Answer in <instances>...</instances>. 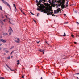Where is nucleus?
Listing matches in <instances>:
<instances>
[{
	"label": "nucleus",
	"instance_id": "nucleus-49",
	"mask_svg": "<svg viewBox=\"0 0 79 79\" xmlns=\"http://www.w3.org/2000/svg\"><path fill=\"white\" fill-rule=\"evenodd\" d=\"M43 54H44V52H43Z\"/></svg>",
	"mask_w": 79,
	"mask_h": 79
},
{
	"label": "nucleus",
	"instance_id": "nucleus-42",
	"mask_svg": "<svg viewBox=\"0 0 79 79\" xmlns=\"http://www.w3.org/2000/svg\"><path fill=\"white\" fill-rule=\"evenodd\" d=\"M39 13H38L37 14V16H39L38 15H39Z\"/></svg>",
	"mask_w": 79,
	"mask_h": 79
},
{
	"label": "nucleus",
	"instance_id": "nucleus-27",
	"mask_svg": "<svg viewBox=\"0 0 79 79\" xmlns=\"http://www.w3.org/2000/svg\"><path fill=\"white\" fill-rule=\"evenodd\" d=\"M68 22H67L64 23V24H68Z\"/></svg>",
	"mask_w": 79,
	"mask_h": 79
},
{
	"label": "nucleus",
	"instance_id": "nucleus-45",
	"mask_svg": "<svg viewBox=\"0 0 79 79\" xmlns=\"http://www.w3.org/2000/svg\"><path fill=\"white\" fill-rule=\"evenodd\" d=\"M57 13H59V11H57Z\"/></svg>",
	"mask_w": 79,
	"mask_h": 79
},
{
	"label": "nucleus",
	"instance_id": "nucleus-1",
	"mask_svg": "<svg viewBox=\"0 0 79 79\" xmlns=\"http://www.w3.org/2000/svg\"><path fill=\"white\" fill-rule=\"evenodd\" d=\"M39 5L40 6H39V5H38V6L40 8V9L39 8H37V10L39 11H41V12H43L44 13H47V15H52V16H55V15H54L53 12V10H52L51 9H49L48 10H46L45 9H44V7L45 6H44V5L40 4L39 3Z\"/></svg>",
	"mask_w": 79,
	"mask_h": 79
},
{
	"label": "nucleus",
	"instance_id": "nucleus-41",
	"mask_svg": "<svg viewBox=\"0 0 79 79\" xmlns=\"http://www.w3.org/2000/svg\"><path fill=\"white\" fill-rule=\"evenodd\" d=\"M15 10H16L17 11V9H16V7H15Z\"/></svg>",
	"mask_w": 79,
	"mask_h": 79
},
{
	"label": "nucleus",
	"instance_id": "nucleus-6",
	"mask_svg": "<svg viewBox=\"0 0 79 79\" xmlns=\"http://www.w3.org/2000/svg\"><path fill=\"white\" fill-rule=\"evenodd\" d=\"M16 39L18 41L15 40V42H16L17 43H19V40H20V39L19 38H16Z\"/></svg>",
	"mask_w": 79,
	"mask_h": 79
},
{
	"label": "nucleus",
	"instance_id": "nucleus-37",
	"mask_svg": "<svg viewBox=\"0 0 79 79\" xmlns=\"http://www.w3.org/2000/svg\"><path fill=\"white\" fill-rule=\"evenodd\" d=\"M46 43L48 44V45H49V44H48V43H47V42H46Z\"/></svg>",
	"mask_w": 79,
	"mask_h": 79
},
{
	"label": "nucleus",
	"instance_id": "nucleus-33",
	"mask_svg": "<svg viewBox=\"0 0 79 79\" xmlns=\"http://www.w3.org/2000/svg\"><path fill=\"white\" fill-rule=\"evenodd\" d=\"M10 59V57H8V59Z\"/></svg>",
	"mask_w": 79,
	"mask_h": 79
},
{
	"label": "nucleus",
	"instance_id": "nucleus-16",
	"mask_svg": "<svg viewBox=\"0 0 79 79\" xmlns=\"http://www.w3.org/2000/svg\"><path fill=\"white\" fill-rule=\"evenodd\" d=\"M10 51H8V50H6V53H8V52H9Z\"/></svg>",
	"mask_w": 79,
	"mask_h": 79
},
{
	"label": "nucleus",
	"instance_id": "nucleus-28",
	"mask_svg": "<svg viewBox=\"0 0 79 79\" xmlns=\"http://www.w3.org/2000/svg\"><path fill=\"white\" fill-rule=\"evenodd\" d=\"M67 5H68V1H67L66 2Z\"/></svg>",
	"mask_w": 79,
	"mask_h": 79
},
{
	"label": "nucleus",
	"instance_id": "nucleus-9",
	"mask_svg": "<svg viewBox=\"0 0 79 79\" xmlns=\"http://www.w3.org/2000/svg\"><path fill=\"white\" fill-rule=\"evenodd\" d=\"M38 51L39 52H45V50H42V49H39Z\"/></svg>",
	"mask_w": 79,
	"mask_h": 79
},
{
	"label": "nucleus",
	"instance_id": "nucleus-55",
	"mask_svg": "<svg viewBox=\"0 0 79 79\" xmlns=\"http://www.w3.org/2000/svg\"><path fill=\"white\" fill-rule=\"evenodd\" d=\"M13 56H11V58H13Z\"/></svg>",
	"mask_w": 79,
	"mask_h": 79
},
{
	"label": "nucleus",
	"instance_id": "nucleus-38",
	"mask_svg": "<svg viewBox=\"0 0 79 79\" xmlns=\"http://www.w3.org/2000/svg\"><path fill=\"white\" fill-rule=\"evenodd\" d=\"M64 16H66V14H64Z\"/></svg>",
	"mask_w": 79,
	"mask_h": 79
},
{
	"label": "nucleus",
	"instance_id": "nucleus-40",
	"mask_svg": "<svg viewBox=\"0 0 79 79\" xmlns=\"http://www.w3.org/2000/svg\"><path fill=\"white\" fill-rule=\"evenodd\" d=\"M21 11L22 13H23V11L22 10H21Z\"/></svg>",
	"mask_w": 79,
	"mask_h": 79
},
{
	"label": "nucleus",
	"instance_id": "nucleus-54",
	"mask_svg": "<svg viewBox=\"0 0 79 79\" xmlns=\"http://www.w3.org/2000/svg\"><path fill=\"white\" fill-rule=\"evenodd\" d=\"M1 45H2V44H0V46H1Z\"/></svg>",
	"mask_w": 79,
	"mask_h": 79
},
{
	"label": "nucleus",
	"instance_id": "nucleus-12",
	"mask_svg": "<svg viewBox=\"0 0 79 79\" xmlns=\"http://www.w3.org/2000/svg\"><path fill=\"white\" fill-rule=\"evenodd\" d=\"M8 33H4V35H8Z\"/></svg>",
	"mask_w": 79,
	"mask_h": 79
},
{
	"label": "nucleus",
	"instance_id": "nucleus-3",
	"mask_svg": "<svg viewBox=\"0 0 79 79\" xmlns=\"http://www.w3.org/2000/svg\"><path fill=\"white\" fill-rule=\"evenodd\" d=\"M62 5L61 6V7L62 8H66V6L64 5V4L65 3V0H62Z\"/></svg>",
	"mask_w": 79,
	"mask_h": 79
},
{
	"label": "nucleus",
	"instance_id": "nucleus-36",
	"mask_svg": "<svg viewBox=\"0 0 79 79\" xmlns=\"http://www.w3.org/2000/svg\"><path fill=\"white\" fill-rule=\"evenodd\" d=\"M23 14H24V15H26V14H25V13H24V12H23Z\"/></svg>",
	"mask_w": 79,
	"mask_h": 79
},
{
	"label": "nucleus",
	"instance_id": "nucleus-48",
	"mask_svg": "<svg viewBox=\"0 0 79 79\" xmlns=\"http://www.w3.org/2000/svg\"><path fill=\"white\" fill-rule=\"evenodd\" d=\"M9 23H10V24H11V22H10V21H9Z\"/></svg>",
	"mask_w": 79,
	"mask_h": 79
},
{
	"label": "nucleus",
	"instance_id": "nucleus-44",
	"mask_svg": "<svg viewBox=\"0 0 79 79\" xmlns=\"http://www.w3.org/2000/svg\"><path fill=\"white\" fill-rule=\"evenodd\" d=\"M19 63V62H18L17 63V64H18Z\"/></svg>",
	"mask_w": 79,
	"mask_h": 79
},
{
	"label": "nucleus",
	"instance_id": "nucleus-23",
	"mask_svg": "<svg viewBox=\"0 0 79 79\" xmlns=\"http://www.w3.org/2000/svg\"><path fill=\"white\" fill-rule=\"evenodd\" d=\"M14 48V46H12V47H11V48H10V49H12V48Z\"/></svg>",
	"mask_w": 79,
	"mask_h": 79
},
{
	"label": "nucleus",
	"instance_id": "nucleus-15",
	"mask_svg": "<svg viewBox=\"0 0 79 79\" xmlns=\"http://www.w3.org/2000/svg\"><path fill=\"white\" fill-rule=\"evenodd\" d=\"M66 33H65V32L64 33V35H63V36L64 37H65V36H66Z\"/></svg>",
	"mask_w": 79,
	"mask_h": 79
},
{
	"label": "nucleus",
	"instance_id": "nucleus-53",
	"mask_svg": "<svg viewBox=\"0 0 79 79\" xmlns=\"http://www.w3.org/2000/svg\"><path fill=\"white\" fill-rule=\"evenodd\" d=\"M8 19H9L10 20V18H8Z\"/></svg>",
	"mask_w": 79,
	"mask_h": 79
},
{
	"label": "nucleus",
	"instance_id": "nucleus-39",
	"mask_svg": "<svg viewBox=\"0 0 79 79\" xmlns=\"http://www.w3.org/2000/svg\"><path fill=\"white\" fill-rule=\"evenodd\" d=\"M6 17V18H8V17H7V15H5Z\"/></svg>",
	"mask_w": 79,
	"mask_h": 79
},
{
	"label": "nucleus",
	"instance_id": "nucleus-24",
	"mask_svg": "<svg viewBox=\"0 0 79 79\" xmlns=\"http://www.w3.org/2000/svg\"><path fill=\"white\" fill-rule=\"evenodd\" d=\"M14 52V51H12V52L11 53H10V55L12 54V53H13V52Z\"/></svg>",
	"mask_w": 79,
	"mask_h": 79
},
{
	"label": "nucleus",
	"instance_id": "nucleus-52",
	"mask_svg": "<svg viewBox=\"0 0 79 79\" xmlns=\"http://www.w3.org/2000/svg\"><path fill=\"white\" fill-rule=\"evenodd\" d=\"M5 18V17H2V18Z\"/></svg>",
	"mask_w": 79,
	"mask_h": 79
},
{
	"label": "nucleus",
	"instance_id": "nucleus-56",
	"mask_svg": "<svg viewBox=\"0 0 79 79\" xmlns=\"http://www.w3.org/2000/svg\"><path fill=\"white\" fill-rule=\"evenodd\" d=\"M41 79H42V77H41Z\"/></svg>",
	"mask_w": 79,
	"mask_h": 79
},
{
	"label": "nucleus",
	"instance_id": "nucleus-60",
	"mask_svg": "<svg viewBox=\"0 0 79 79\" xmlns=\"http://www.w3.org/2000/svg\"><path fill=\"white\" fill-rule=\"evenodd\" d=\"M20 11H21V9L20 8Z\"/></svg>",
	"mask_w": 79,
	"mask_h": 79
},
{
	"label": "nucleus",
	"instance_id": "nucleus-11",
	"mask_svg": "<svg viewBox=\"0 0 79 79\" xmlns=\"http://www.w3.org/2000/svg\"><path fill=\"white\" fill-rule=\"evenodd\" d=\"M8 68H9V69H10V70H11V71H14V70H12L11 69V68H10V67H9V66H8L7 65V66Z\"/></svg>",
	"mask_w": 79,
	"mask_h": 79
},
{
	"label": "nucleus",
	"instance_id": "nucleus-57",
	"mask_svg": "<svg viewBox=\"0 0 79 79\" xmlns=\"http://www.w3.org/2000/svg\"><path fill=\"white\" fill-rule=\"evenodd\" d=\"M14 7H15V8H16V6H14Z\"/></svg>",
	"mask_w": 79,
	"mask_h": 79
},
{
	"label": "nucleus",
	"instance_id": "nucleus-13",
	"mask_svg": "<svg viewBox=\"0 0 79 79\" xmlns=\"http://www.w3.org/2000/svg\"><path fill=\"white\" fill-rule=\"evenodd\" d=\"M57 13V10H54V14H55Z\"/></svg>",
	"mask_w": 79,
	"mask_h": 79
},
{
	"label": "nucleus",
	"instance_id": "nucleus-64",
	"mask_svg": "<svg viewBox=\"0 0 79 79\" xmlns=\"http://www.w3.org/2000/svg\"><path fill=\"white\" fill-rule=\"evenodd\" d=\"M78 37H79V35L78 36Z\"/></svg>",
	"mask_w": 79,
	"mask_h": 79
},
{
	"label": "nucleus",
	"instance_id": "nucleus-32",
	"mask_svg": "<svg viewBox=\"0 0 79 79\" xmlns=\"http://www.w3.org/2000/svg\"><path fill=\"white\" fill-rule=\"evenodd\" d=\"M39 42L40 41H37V44H39Z\"/></svg>",
	"mask_w": 79,
	"mask_h": 79
},
{
	"label": "nucleus",
	"instance_id": "nucleus-5",
	"mask_svg": "<svg viewBox=\"0 0 79 79\" xmlns=\"http://www.w3.org/2000/svg\"><path fill=\"white\" fill-rule=\"evenodd\" d=\"M48 2L50 4H53L54 3V0H48Z\"/></svg>",
	"mask_w": 79,
	"mask_h": 79
},
{
	"label": "nucleus",
	"instance_id": "nucleus-43",
	"mask_svg": "<svg viewBox=\"0 0 79 79\" xmlns=\"http://www.w3.org/2000/svg\"><path fill=\"white\" fill-rule=\"evenodd\" d=\"M13 5H14V6H16L15 5V4H13Z\"/></svg>",
	"mask_w": 79,
	"mask_h": 79
},
{
	"label": "nucleus",
	"instance_id": "nucleus-14",
	"mask_svg": "<svg viewBox=\"0 0 79 79\" xmlns=\"http://www.w3.org/2000/svg\"><path fill=\"white\" fill-rule=\"evenodd\" d=\"M0 9L1 11H3V10L2 9V6H0Z\"/></svg>",
	"mask_w": 79,
	"mask_h": 79
},
{
	"label": "nucleus",
	"instance_id": "nucleus-51",
	"mask_svg": "<svg viewBox=\"0 0 79 79\" xmlns=\"http://www.w3.org/2000/svg\"><path fill=\"white\" fill-rule=\"evenodd\" d=\"M19 62V60H18L17 61V62Z\"/></svg>",
	"mask_w": 79,
	"mask_h": 79
},
{
	"label": "nucleus",
	"instance_id": "nucleus-29",
	"mask_svg": "<svg viewBox=\"0 0 79 79\" xmlns=\"http://www.w3.org/2000/svg\"><path fill=\"white\" fill-rule=\"evenodd\" d=\"M75 75H76V74H77V75H78V74H79V73H75Z\"/></svg>",
	"mask_w": 79,
	"mask_h": 79
},
{
	"label": "nucleus",
	"instance_id": "nucleus-62",
	"mask_svg": "<svg viewBox=\"0 0 79 79\" xmlns=\"http://www.w3.org/2000/svg\"><path fill=\"white\" fill-rule=\"evenodd\" d=\"M23 10H24V9H23Z\"/></svg>",
	"mask_w": 79,
	"mask_h": 79
},
{
	"label": "nucleus",
	"instance_id": "nucleus-30",
	"mask_svg": "<svg viewBox=\"0 0 79 79\" xmlns=\"http://www.w3.org/2000/svg\"><path fill=\"white\" fill-rule=\"evenodd\" d=\"M2 47H0V50H1V49H2Z\"/></svg>",
	"mask_w": 79,
	"mask_h": 79
},
{
	"label": "nucleus",
	"instance_id": "nucleus-7",
	"mask_svg": "<svg viewBox=\"0 0 79 79\" xmlns=\"http://www.w3.org/2000/svg\"><path fill=\"white\" fill-rule=\"evenodd\" d=\"M0 41H1V42H3V43H5V42H6V40H4L3 39L0 40Z\"/></svg>",
	"mask_w": 79,
	"mask_h": 79
},
{
	"label": "nucleus",
	"instance_id": "nucleus-10",
	"mask_svg": "<svg viewBox=\"0 0 79 79\" xmlns=\"http://www.w3.org/2000/svg\"><path fill=\"white\" fill-rule=\"evenodd\" d=\"M61 10V9L60 8H59L57 9V11H60Z\"/></svg>",
	"mask_w": 79,
	"mask_h": 79
},
{
	"label": "nucleus",
	"instance_id": "nucleus-31",
	"mask_svg": "<svg viewBox=\"0 0 79 79\" xmlns=\"http://www.w3.org/2000/svg\"><path fill=\"white\" fill-rule=\"evenodd\" d=\"M22 78H24V76H22Z\"/></svg>",
	"mask_w": 79,
	"mask_h": 79
},
{
	"label": "nucleus",
	"instance_id": "nucleus-47",
	"mask_svg": "<svg viewBox=\"0 0 79 79\" xmlns=\"http://www.w3.org/2000/svg\"><path fill=\"white\" fill-rule=\"evenodd\" d=\"M77 79H79V78H78L77 77Z\"/></svg>",
	"mask_w": 79,
	"mask_h": 79
},
{
	"label": "nucleus",
	"instance_id": "nucleus-61",
	"mask_svg": "<svg viewBox=\"0 0 79 79\" xmlns=\"http://www.w3.org/2000/svg\"><path fill=\"white\" fill-rule=\"evenodd\" d=\"M75 13H77V12H75Z\"/></svg>",
	"mask_w": 79,
	"mask_h": 79
},
{
	"label": "nucleus",
	"instance_id": "nucleus-63",
	"mask_svg": "<svg viewBox=\"0 0 79 79\" xmlns=\"http://www.w3.org/2000/svg\"><path fill=\"white\" fill-rule=\"evenodd\" d=\"M53 73L54 74V72H53Z\"/></svg>",
	"mask_w": 79,
	"mask_h": 79
},
{
	"label": "nucleus",
	"instance_id": "nucleus-21",
	"mask_svg": "<svg viewBox=\"0 0 79 79\" xmlns=\"http://www.w3.org/2000/svg\"><path fill=\"white\" fill-rule=\"evenodd\" d=\"M71 37H73V38H74V35H71Z\"/></svg>",
	"mask_w": 79,
	"mask_h": 79
},
{
	"label": "nucleus",
	"instance_id": "nucleus-58",
	"mask_svg": "<svg viewBox=\"0 0 79 79\" xmlns=\"http://www.w3.org/2000/svg\"><path fill=\"white\" fill-rule=\"evenodd\" d=\"M66 6H67V7H68V6L67 5H66Z\"/></svg>",
	"mask_w": 79,
	"mask_h": 79
},
{
	"label": "nucleus",
	"instance_id": "nucleus-22",
	"mask_svg": "<svg viewBox=\"0 0 79 79\" xmlns=\"http://www.w3.org/2000/svg\"><path fill=\"white\" fill-rule=\"evenodd\" d=\"M1 24H2V25H3V24H4L3 22H2V21H1Z\"/></svg>",
	"mask_w": 79,
	"mask_h": 79
},
{
	"label": "nucleus",
	"instance_id": "nucleus-20",
	"mask_svg": "<svg viewBox=\"0 0 79 79\" xmlns=\"http://www.w3.org/2000/svg\"><path fill=\"white\" fill-rule=\"evenodd\" d=\"M0 79H5V78H4V77H0Z\"/></svg>",
	"mask_w": 79,
	"mask_h": 79
},
{
	"label": "nucleus",
	"instance_id": "nucleus-18",
	"mask_svg": "<svg viewBox=\"0 0 79 79\" xmlns=\"http://www.w3.org/2000/svg\"><path fill=\"white\" fill-rule=\"evenodd\" d=\"M30 13L32 15H34V14H33L32 12H30Z\"/></svg>",
	"mask_w": 79,
	"mask_h": 79
},
{
	"label": "nucleus",
	"instance_id": "nucleus-25",
	"mask_svg": "<svg viewBox=\"0 0 79 79\" xmlns=\"http://www.w3.org/2000/svg\"><path fill=\"white\" fill-rule=\"evenodd\" d=\"M35 2L36 3H38V0H36Z\"/></svg>",
	"mask_w": 79,
	"mask_h": 79
},
{
	"label": "nucleus",
	"instance_id": "nucleus-46",
	"mask_svg": "<svg viewBox=\"0 0 79 79\" xmlns=\"http://www.w3.org/2000/svg\"><path fill=\"white\" fill-rule=\"evenodd\" d=\"M6 65L7 66H8V65H7V64H6Z\"/></svg>",
	"mask_w": 79,
	"mask_h": 79
},
{
	"label": "nucleus",
	"instance_id": "nucleus-17",
	"mask_svg": "<svg viewBox=\"0 0 79 79\" xmlns=\"http://www.w3.org/2000/svg\"><path fill=\"white\" fill-rule=\"evenodd\" d=\"M7 20V19H4V20H3V21H4V22H5V20Z\"/></svg>",
	"mask_w": 79,
	"mask_h": 79
},
{
	"label": "nucleus",
	"instance_id": "nucleus-19",
	"mask_svg": "<svg viewBox=\"0 0 79 79\" xmlns=\"http://www.w3.org/2000/svg\"><path fill=\"white\" fill-rule=\"evenodd\" d=\"M76 23H77V24L78 25H79V23L77 22H76Z\"/></svg>",
	"mask_w": 79,
	"mask_h": 79
},
{
	"label": "nucleus",
	"instance_id": "nucleus-59",
	"mask_svg": "<svg viewBox=\"0 0 79 79\" xmlns=\"http://www.w3.org/2000/svg\"><path fill=\"white\" fill-rule=\"evenodd\" d=\"M2 16H3V15H2Z\"/></svg>",
	"mask_w": 79,
	"mask_h": 79
},
{
	"label": "nucleus",
	"instance_id": "nucleus-50",
	"mask_svg": "<svg viewBox=\"0 0 79 79\" xmlns=\"http://www.w3.org/2000/svg\"><path fill=\"white\" fill-rule=\"evenodd\" d=\"M15 12H16V11H17V10L16 11V10H15Z\"/></svg>",
	"mask_w": 79,
	"mask_h": 79
},
{
	"label": "nucleus",
	"instance_id": "nucleus-34",
	"mask_svg": "<svg viewBox=\"0 0 79 79\" xmlns=\"http://www.w3.org/2000/svg\"><path fill=\"white\" fill-rule=\"evenodd\" d=\"M74 43L75 44H77V43H76V42H74Z\"/></svg>",
	"mask_w": 79,
	"mask_h": 79
},
{
	"label": "nucleus",
	"instance_id": "nucleus-2",
	"mask_svg": "<svg viewBox=\"0 0 79 79\" xmlns=\"http://www.w3.org/2000/svg\"><path fill=\"white\" fill-rule=\"evenodd\" d=\"M1 0L2 1V3H4L5 4L7 5L11 9V6H10V5L8 3L6 2L5 1H4V0Z\"/></svg>",
	"mask_w": 79,
	"mask_h": 79
},
{
	"label": "nucleus",
	"instance_id": "nucleus-8",
	"mask_svg": "<svg viewBox=\"0 0 79 79\" xmlns=\"http://www.w3.org/2000/svg\"><path fill=\"white\" fill-rule=\"evenodd\" d=\"M9 28H10V29L9 30V32H13V30L12 29V28L11 27H10Z\"/></svg>",
	"mask_w": 79,
	"mask_h": 79
},
{
	"label": "nucleus",
	"instance_id": "nucleus-4",
	"mask_svg": "<svg viewBox=\"0 0 79 79\" xmlns=\"http://www.w3.org/2000/svg\"><path fill=\"white\" fill-rule=\"evenodd\" d=\"M41 2H42L43 3H44V2H45V0H40L39 1V2L38 3V5H39V3H41Z\"/></svg>",
	"mask_w": 79,
	"mask_h": 79
},
{
	"label": "nucleus",
	"instance_id": "nucleus-26",
	"mask_svg": "<svg viewBox=\"0 0 79 79\" xmlns=\"http://www.w3.org/2000/svg\"><path fill=\"white\" fill-rule=\"evenodd\" d=\"M9 35H11V32L9 33Z\"/></svg>",
	"mask_w": 79,
	"mask_h": 79
},
{
	"label": "nucleus",
	"instance_id": "nucleus-35",
	"mask_svg": "<svg viewBox=\"0 0 79 79\" xmlns=\"http://www.w3.org/2000/svg\"><path fill=\"white\" fill-rule=\"evenodd\" d=\"M33 21H34V22H35V23H36V21H35V20H34Z\"/></svg>",
	"mask_w": 79,
	"mask_h": 79
}]
</instances>
